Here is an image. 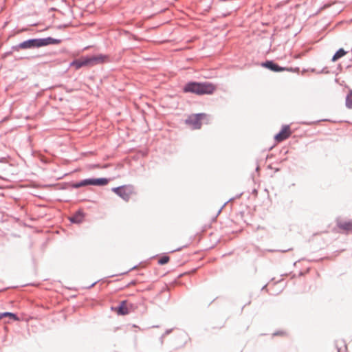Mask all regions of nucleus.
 Returning a JSON list of instances; mask_svg holds the SVG:
<instances>
[{
    "instance_id": "obj_1",
    "label": "nucleus",
    "mask_w": 352,
    "mask_h": 352,
    "mask_svg": "<svg viewBox=\"0 0 352 352\" xmlns=\"http://www.w3.org/2000/svg\"><path fill=\"white\" fill-rule=\"evenodd\" d=\"M216 90V86L211 82H189L184 87V91L198 95L212 94Z\"/></svg>"
},
{
    "instance_id": "obj_12",
    "label": "nucleus",
    "mask_w": 352,
    "mask_h": 352,
    "mask_svg": "<svg viewBox=\"0 0 352 352\" xmlns=\"http://www.w3.org/2000/svg\"><path fill=\"white\" fill-rule=\"evenodd\" d=\"M84 215L82 212L78 211L75 214H74L72 217H69V220L72 223H81L83 221Z\"/></svg>"
},
{
    "instance_id": "obj_7",
    "label": "nucleus",
    "mask_w": 352,
    "mask_h": 352,
    "mask_svg": "<svg viewBox=\"0 0 352 352\" xmlns=\"http://www.w3.org/2000/svg\"><path fill=\"white\" fill-rule=\"evenodd\" d=\"M21 49H29L34 47H40L39 38L30 39L21 43L19 45Z\"/></svg>"
},
{
    "instance_id": "obj_2",
    "label": "nucleus",
    "mask_w": 352,
    "mask_h": 352,
    "mask_svg": "<svg viewBox=\"0 0 352 352\" xmlns=\"http://www.w3.org/2000/svg\"><path fill=\"white\" fill-rule=\"evenodd\" d=\"M107 61H108V56L99 54L90 57H81L79 59L72 61L70 66L74 67L76 69H78L82 67H93Z\"/></svg>"
},
{
    "instance_id": "obj_8",
    "label": "nucleus",
    "mask_w": 352,
    "mask_h": 352,
    "mask_svg": "<svg viewBox=\"0 0 352 352\" xmlns=\"http://www.w3.org/2000/svg\"><path fill=\"white\" fill-rule=\"evenodd\" d=\"M263 67H265L273 72H283V71H292V69H288L285 67H281L277 64L274 63L272 61H266L265 63L262 64Z\"/></svg>"
},
{
    "instance_id": "obj_13",
    "label": "nucleus",
    "mask_w": 352,
    "mask_h": 352,
    "mask_svg": "<svg viewBox=\"0 0 352 352\" xmlns=\"http://www.w3.org/2000/svg\"><path fill=\"white\" fill-rule=\"evenodd\" d=\"M346 54V52L343 49H340L333 56L332 61L336 62L339 58H342Z\"/></svg>"
},
{
    "instance_id": "obj_11",
    "label": "nucleus",
    "mask_w": 352,
    "mask_h": 352,
    "mask_svg": "<svg viewBox=\"0 0 352 352\" xmlns=\"http://www.w3.org/2000/svg\"><path fill=\"white\" fill-rule=\"evenodd\" d=\"M40 40V45L45 46L48 45H53V44H59L60 43V40L59 39H55L51 37H47L45 38H39Z\"/></svg>"
},
{
    "instance_id": "obj_9",
    "label": "nucleus",
    "mask_w": 352,
    "mask_h": 352,
    "mask_svg": "<svg viewBox=\"0 0 352 352\" xmlns=\"http://www.w3.org/2000/svg\"><path fill=\"white\" fill-rule=\"evenodd\" d=\"M338 227L340 230H342L343 232H352V220L340 221L338 223Z\"/></svg>"
},
{
    "instance_id": "obj_6",
    "label": "nucleus",
    "mask_w": 352,
    "mask_h": 352,
    "mask_svg": "<svg viewBox=\"0 0 352 352\" xmlns=\"http://www.w3.org/2000/svg\"><path fill=\"white\" fill-rule=\"evenodd\" d=\"M292 134L289 126H284L280 131L275 135V140L277 142H280L287 139Z\"/></svg>"
},
{
    "instance_id": "obj_16",
    "label": "nucleus",
    "mask_w": 352,
    "mask_h": 352,
    "mask_svg": "<svg viewBox=\"0 0 352 352\" xmlns=\"http://www.w3.org/2000/svg\"><path fill=\"white\" fill-rule=\"evenodd\" d=\"M169 260H170L169 256H164L159 259L158 263L160 265H164V264H166L169 261Z\"/></svg>"
},
{
    "instance_id": "obj_5",
    "label": "nucleus",
    "mask_w": 352,
    "mask_h": 352,
    "mask_svg": "<svg viewBox=\"0 0 352 352\" xmlns=\"http://www.w3.org/2000/svg\"><path fill=\"white\" fill-rule=\"evenodd\" d=\"M206 117L207 116L204 113L192 115L186 120V122L190 125L192 129H199L201 126V120L206 118Z\"/></svg>"
},
{
    "instance_id": "obj_17",
    "label": "nucleus",
    "mask_w": 352,
    "mask_h": 352,
    "mask_svg": "<svg viewBox=\"0 0 352 352\" xmlns=\"http://www.w3.org/2000/svg\"><path fill=\"white\" fill-rule=\"evenodd\" d=\"M3 318V313L0 314V320Z\"/></svg>"
},
{
    "instance_id": "obj_14",
    "label": "nucleus",
    "mask_w": 352,
    "mask_h": 352,
    "mask_svg": "<svg viewBox=\"0 0 352 352\" xmlns=\"http://www.w3.org/2000/svg\"><path fill=\"white\" fill-rule=\"evenodd\" d=\"M3 318L4 317H9L10 318L14 320H19V318L14 314L10 312H5L3 313Z\"/></svg>"
},
{
    "instance_id": "obj_3",
    "label": "nucleus",
    "mask_w": 352,
    "mask_h": 352,
    "mask_svg": "<svg viewBox=\"0 0 352 352\" xmlns=\"http://www.w3.org/2000/svg\"><path fill=\"white\" fill-rule=\"evenodd\" d=\"M112 190L126 201H128L131 197L135 193L134 187L131 185L114 188Z\"/></svg>"
},
{
    "instance_id": "obj_15",
    "label": "nucleus",
    "mask_w": 352,
    "mask_h": 352,
    "mask_svg": "<svg viewBox=\"0 0 352 352\" xmlns=\"http://www.w3.org/2000/svg\"><path fill=\"white\" fill-rule=\"evenodd\" d=\"M346 104L347 107L352 108V93L348 94L346 99Z\"/></svg>"
},
{
    "instance_id": "obj_10",
    "label": "nucleus",
    "mask_w": 352,
    "mask_h": 352,
    "mask_svg": "<svg viewBox=\"0 0 352 352\" xmlns=\"http://www.w3.org/2000/svg\"><path fill=\"white\" fill-rule=\"evenodd\" d=\"M118 315H126L129 314L130 309L128 307L127 302L124 300L120 304V306L115 309Z\"/></svg>"
},
{
    "instance_id": "obj_4",
    "label": "nucleus",
    "mask_w": 352,
    "mask_h": 352,
    "mask_svg": "<svg viewBox=\"0 0 352 352\" xmlns=\"http://www.w3.org/2000/svg\"><path fill=\"white\" fill-rule=\"evenodd\" d=\"M108 183L109 180L106 178L88 179H85L80 182L76 183L74 184L73 186L75 188H80L87 185L104 186L107 185Z\"/></svg>"
},
{
    "instance_id": "obj_18",
    "label": "nucleus",
    "mask_w": 352,
    "mask_h": 352,
    "mask_svg": "<svg viewBox=\"0 0 352 352\" xmlns=\"http://www.w3.org/2000/svg\"><path fill=\"white\" fill-rule=\"evenodd\" d=\"M182 248H179L177 249V250H182Z\"/></svg>"
}]
</instances>
